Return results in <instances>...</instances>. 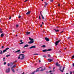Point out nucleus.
<instances>
[{
    "instance_id": "f257e3e1",
    "label": "nucleus",
    "mask_w": 74,
    "mask_h": 74,
    "mask_svg": "<svg viewBox=\"0 0 74 74\" xmlns=\"http://www.w3.org/2000/svg\"><path fill=\"white\" fill-rule=\"evenodd\" d=\"M16 64H15L12 67H11V69L12 72L13 73H15V70L14 69V68H15V67H16Z\"/></svg>"
},
{
    "instance_id": "f03ea898",
    "label": "nucleus",
    "mask_w": 74,
    "mask_h": 74,
    "mask_svg": "<svg viewBox=\"0 0 74 74\" xmlns=\"http://www.w3.org/2000/svg\"><path fill=\"white\" fill-rule=\"evenodd\" d=\"M19 56L21 58L20 59L21 60H22L24 59V57L25 56L24 54H21Z\"/></svg>"
},
{
    "instance_id": "7ed1b4c3",
    "label": "nucleus",
    "mask_w": 74,
    "mask_h": 74,
    "mask_svg": "<svg viewBox=\"0 0 74 74\" xmlns=\"http://www.w3.org/2000/svg\"><path fill=\"white\" fill-rule=\"evenodd\" d=\"M10 68H8V69H6V72L7 73H8L10 71Z\"/></svg>"
},
{
    "instance_id": "20e7f679",
    "label": "nucleus",
    "mask_w": 74,
    "mask_h": 74,
    "mask_svg": "<svg viewBox=\"0 0 74 74\" xmlns=\"http://www.w3.org/2000/svg\"><path fill=\"white\" fill-rule=\"evenodd\" d=\"M40 68H41V67L38 68V69H37V70L36 71H34L33 72H32L31 74H34L35 72H37V71H39V70H38V69H40Z\"/></svg>"
},
{
    "instance_id": "39448f33",
    "label": "nucleus",
    "mask_w": 74,
    "mask_h": 74,
    "mask_svg": "<svg viewBox=\"0 0 74 74\" xmlns=\"http://www.w3.org/2000/svg\"><path fill=\"white\" fill-rule=\"evenodd\" d=\"M60 41H61V40H58L56 41V42L55 43V44L56 46L57 45H58V43H59V42H60Z\"/></svg>"
},
{
    "instance_id": "423d86ee",
    "label": "nucleus",
    "mask_w": 74,
    "mask_h": 74,
    "mask_svg": "<svg viewBox=\"0 0 74 74\" xmlns=\"http://www.w3.org/2000/svg\"><path fill=\"white\" fill-rule=\"evenodd\" d=\"M41 67V68H42V69H41L40 71H44V70H45V67L44 66H43L42 67Z\"/></svg>"
},
{
    "instance_id": "0eeeda50",
    "label": "nucleus",
    "mask_w": 74,
    "mask_h": 74,
    "mask_svg": "<svg viewBox=\"0 0 74 74\" xmlns=\"http://www.w3.org/2000/svg\"><path fill=\"white\" fill-rule=\"evenodd\" d=\"M36 47L34 46H32L31 47H29V49H32V48H36Z\"/></svg>"
},
{
    "instance_id": "6e6552de",
    "label": "nucleus",
    "mask_w": 74,
    "mask_h": 74,
    "mask_svg": "<svg viewBox=\"0 0 74 74\" xmlns=\"http://www.w3.org/2000/svg\"><path fill=\"white\" fill-rule=\"evenodd\" d=\"M45 39L46 41H49V39L48 38H45Z\"/></svg>"
},
{
    "instance_id": "1a4fd4ad",
    "label": "nucleus",
    "mask_w": 74,
    "mask_h": 74,
    "mask_svg": "<svg viewBox=\"0 0 74 74\" xmlns=\"http://www.w3.org/2000/svg\"><path fill=\"white\" fill-rule=\"evenodd\" d=\"M31 12H30V11H29L27 12L26 13V15H29V14H30Z\"/></svg>"
},
{
    "instance_id": "9d476101",
    "label": "nucleus",
    "mask_w": 74,
    "mask_h": 74,
    "mask_svg": "<svg viewBox=\"0 0 74 74\" xmlns=\"http://www.w3.org/2000/svg\"><path fill=\"white\" fill-rule=\"evenodd\" d=\"M56 65L57 66H60V64L58 63V62L56 63Z\"/></svg>"
},
{
    "instance_id": "9b49d317",
    "label": "nucleus",
    "mask_w": 74,
    "mask_h": 74,
    "mask_svg": "<svg viewBox=\"0 0 74 74\" xmlns=\"http://www.w3.org/2000/svg\"><path fill=\"white\" fill-rule=\"evenodd\" d=\"M48 60L49 62H52V61H53V60L51 59H48Z\"/></svg>"
},
{
    "instance_id": "f8f14e48",
    "label": "nucleus",
    "mask_w": 74,
    "mask_h": 74,
    "mask_svg": "<svg viewBox=\"0 0 74 74\" xmlns=\"http://www.w3.org/2000/svg\"><path fill=\"white\" fill-rule=\"evenodd\" d=\"M62 66H60L59 67V70H60V71L61 70H62Z\"/></svg>"
},
{
    "instance_id": "ddd939ff",
    "label": "nucleus",
    "mask_w": 74,
    "mask_h": 74,
    "mask_svg": "<svg viewBox=\"0 0 74 74\" xmlns=\"http://www.w3.org/2000/svg\"><path fill=\"white\" fill-rule=\"evenodd\" d=\"M34 42V41H30L28 42L29 44H33V43Z\"/></svg>"
},
{
    "instance_id": "4468645a",
    "label": "nucleus",
    "mask_w": 74,
    "mask_h": 74,
    "mask_svg": "<svg viewBox=\"0 0 74 74\" xmlns=\"http://www.w3.org/2000/svg\"><path fill=\"white\" fill-rule=\"evenodd\" d=\"M29 47V45H26L24 46L23 48H25V47Z\"/></svg>"
},
{
    "instance_id": "2eb2a0df",
    "label": "nucleus",
    "mask_w": 74,
    "mask_h": 74,
    "mask_svg": "<svg viewBox=\"0 0 74 74\" xmlns=\"http://www.w3.org/2000/svg\"><path fill=\"white\" fill-rule=\"evenodd\" d=\"M20 51H21V50L19 49V50H17V51H16L15 52V53H16L17 52H20Z\"/></svg>"
},
{
    "instance_id": "dca6fc26",
    "label": "nucleus",
    "mask_w": 74,
    "mask_h": 74,
    "mask_svg": "<svg viewBox=\"0 0 74 74\" xmlns=\"http://www.w3.org/2000/svg\"><path fill=\"white\" fill-rule=\"evenodd\" d=\"M65 68V67H64L62 69V70H60V71H61V72H63V71H64V69Z\"/></svg>"
},
{
    "instance_id": "f3484780",
    "label": "nucleus",
    "mask_w": 74,
    "mask_h": 74,
    "mask_svg": "<svg viewBox=\"0 0 74 74\" xmlns=\"http://www.w3.org/2000/svg\"><path fill=\"white\" fill-rule=\"evenodd\" d=\"M29 40H30V41H34V40L33 39L31 38L30 37L29 38Z\"/></svg>"
},
{
    "instance_id": "a211bd4d",
    "label": "nucleus",
    "mask_w": 74,
    "mask_h": 74,
    "mask_svg": "<svg viewBox=\"0 0 74 74\" xmlns=\"http://www.w3.org/2000/svg\"><path fill=\"white\" fill-rule=\"evenodd\" d=\"M3 36H4V34H2L1 35V37H2Z\"/></svg>"
},
{
    "instance_id": "6ab92c4d",
    "label": "nucleus",
    "mask_w": 74,
    "mask_h": 74,
    "mask_svg": "<svg viewBox=\"0 0 74 74\" xmlns=\"http://www.w3.org/2000/svg\"><path fill=\"white\" fill-rule=\"evenodd\" d=\"M47 49H45V50H42V52H47Z\"/></svg>"
},
{
    "instance_id": "aec40b11",
    "label": "nucleus",
    "mask_w": 74,
    "mask_h": 74,
    "mask_svg": "<svg viewBox=\"0 0 74 74\" xmlns=\"http://www.w3.org/2000/svg\"><path fill=\"white\" fill-rule=\"evenodd\" d=\"M30 34V32H26V34L27 35L28 34Z\"/></svg>"
},
{
    "instance_id": "412c9836",
    "label": "nucleus",
    "mask_w": 74,
    "mask_h": 74,
    "mask_svg": "<svg viewBox=\"0 0 74 74\" xmlns=\"http://www.w3.org/2000/svg\"><path fill=\"white\" fill-rule=\"evenodd\" d=\"M48 5V3H46L45 4V5L44 6V7H46V6H47V5Z\"/></svg>"
},
{
    "instance_id": "4be33fe9",
    "label": "nucleus",
    "mask_w": 74,
    "mask_h": 74,
    "mask_svg": "<svg viewBox=\"0 0 74 74\" xmlns=\"http://www.w3.org/2000/svg\"><path fill=\"white\" fill-rule=\"evenodd\" d=\"M51 50H52V49H48V50H47V51H51Z\"/></svg>"
},
{
    "instance_id": "5701e85b",
    "label": "nucleus",
    "mask_w": 74,
    "mask_h": 74,
    "mask_svg": "<svg viewBox=\"0 0 74 74\" xmlns=\"http://www.w3.org/2000/svg\"><path fill=\"white\" fill-rule=\"evenodd\" d=\"M7 51V50H6V49L5 50H3V53H4V52H5Z\"/></svg>"
},
{
    "instance_id": "b1692460",
    "label": "nucleus",
    "mask_w": 74,
    "mask_h": 74,
    "mask_svg": "<svg viewBox=\"0 0 74 74\" xmlns=\"http://www.w3.org/2000/svg\"><path fill=\"white\" fill-rule=\"evenodd\" d=\"M42 47H43V48H45V45H43L42 46Z\"/></svg>"
},
{
    "instance_id": "393cba45",
    "label": "nucleus",
    "mask_w": 74,
    "mask_h": 74,
    "mask_svg": "<svg viewBox=\"0 0 74 74\" xmlns=\"http://www.w3.org/2000/svg\"><path fill=\"white\" fill-rule=\"evenodd\" d=\"M55 32H59V30H55Z\"/></svg>"
},
{
    "instance_id": "a878e982",
    "label": "nucleus",
    "mask_w": 74,
    "mask_h": 74,
    "mask_svg": "<svg viewBox=\"0 0 74 74\" xmlns=\"http://www.w3.org/2000/svg\"><path fill=\"white\" fill-rule=\"evenodd\" d=\"M48 57H49V58H50V57H51V55H49V54L48 55Z\"/></svg>"
},
{
    "instance_id": "bb28decb",
    "label": "nucleus",
    "mask_w": 74,
    "mask_h": 74,
    "mask_svg": "<svg viewBox=\"0 0 74 74\" xmlns=\"http://www.w3.org/2000/svg\"><path fill=\"white\" fill-rule=\"evenodd\" d=\"M38 55V54L37 53L34 54V55Z\"/></svg>"
},
{
    "instance_id": "cd10ccee",
    "label": "nucleus",
    "mask_w": 74,
    "mask_h": 74,
    "mask_svg": "<svg viewBox=\"0 0 74 74\" xmlns=\"http://www.w3.org/2000/svg\"><path fill=\"white\" fill-rule=\"evenodd\" d=\"M0 53L1 54H3V51H1Z\"/></svg>"
},
{
    "instance_id": "c85d7f7f",
    "label": "nucleus",
    "mask_w": 74,
    "mask_h": 74,
    "mask_svg": "<svg viewBox=\"0 0 74 74\" xmlns=\"http://www.w3.org/2000/svg\"><path fill=\"white\" fill-rule=\"evenodd\" d=\"M43 57H44V58H46L47 56L45 55H43Z\"/></svg>"
},
{
    "instance_id": "c756f323",
    "label": "nucleus",
    "mask_w": 74,
    "mask_h": 74,
    "mask_svg": "<svg viewBox=\"0 0 74 74\" xmlns=\"http://www.w3.org/2000/svg\"><path fill=\"white\" fill-rule=\"evenodd\" d=\"M10 56V55H7L6 56V57H8V56Z\"/></svg>"
},
{
    "instance_id": "7c9ffc66",
    "label": "nucleus",
    "mask_w": 74,
    "mask_h": 74,
    "mask_svg": "<svg viewBox=\"0 0 74 74\" xmlns=\"http://www.w3.org/2000/svg\"><path fill=\"white\" fill-rule=\"evenodd\" d=\"M74 56H72V57L71 58V59H74Z\"/></svg>"
},
{
    "instance_id": "2f4dec72",
    "label": "nucleus",
    "mask_w": 74,
    "mask_h": 74,
    "mask_svg": "<svg viewBox=\"0 0 74 74\" xmlns=\"http://www.w3.org/2000/svg\"><path fill=\"white\" fill-rule=\"evenodd\" d=\"M23 44V42H22L21 43H20L19 44L21 45V44Z\"/></svg>"
},
{
    "instance_id": "473e14b6",
    "label": "nucleus",
    "mask_w": 74,
    "mask_h": 74,
    "mask_svg": "<svg viewBox=\"0 0 74 74\" xmlns=\"http://www.w3.org/2000/svg\"><path fill=\"white\" fill-rule=\"evenodd\" d=\"M20 58L21 57H20V56H19H19H18V59H20Z\"/></svg>"
},
{
    "instance_id": "72a5a7b5",
    "label": "nucleus",
    "mask_w": 74,
    "mask_h": 74,
    "mask_svg": "<svg viewBox=\"0 0 74 74\" xmlns=\"http://www.w3.org/2000/svg\"><path fill=\"white\" fill-rule=\"evenodd\" d=\"M8 49H9V48H6V49H5L6 51H7V50H8Z\"/></svg>"
},
{
    "instance_id": "f704fd0d",
    "label": "nucleus",
    "mask_w": 74,
    "mask_h": 74,
    "mask_svg": "<svg viewBox=\"0 0 74 74\" xmlns=\"http://www.w3.org/2000/svg\"><path fill=\"white\" fill-rule=\"evenodd\" d=\"M42 19H44V17H43V16H42Z\"/></svg>"
},
{
    "instance_id": "c9c22d12",
    "label": "nucleus",
    "mask_w": 74,
    "mask_h": 74,
    "mask_svg": "<svg viewBox=\"0 0 74 74\" xmlns=\"http://www.w3.org/2000/svg\"><path fill=\"white\" fill-rule=\"evenodd\" d=\"M8 66H10V63H8Z\"/></svg>"
},
{
    "instance_id": "e433bc0d",
    "label": "nucleus",
    "mask_w": 74,
    "mask_h": 74,
    "mask_svg": "<svg viewBox=\"0 0 74 74\" xmlns=\"http://www.w3.org/2000/svg\"><path fill=\"white\" fill-rule=\"evenodd\" d=\"M18 26H19V25H16V27H18Z\"/></svg>"
},
{
    "instance_id": "4c0bfd02",
    "label": "nucleus",
    "mask_w": 74,
    "mask_h": 74,
    "mask_svg": "<svg viewBox=\"0 0 74 74\" xmlns=\"http://www.w3.org/2000/svg\"><path fill=\"white\" fill-rule=\"evenodd\" d=\"M21 17V16H18V18H20Z\"/></svg>"
},
{
    "instance_id": "58836bf2",
    "label": "nucleus",
    "mask_w": 74,
    "mask_h": 74,
    "mask_svg": "<svg viewBox=\"0 0 74 74\" xmlns=\"http://www.w3.org/2000/svg\"><path fill=\"white\" fill-rule=\"evenodd\" d=\"M49 73H52V71H49Z\"/></svg>"
},
{
    "instance_id": "ea45409f",
    "label": "nucleus",
    "mask_w": 74,
    "mask_h": 74,
    "mask_svg": "<svg viewBox=\"0 0 74 74\" xmlns=\"http://www.w3.org/2000/svg\"><path fill=\"white\" fill-rule=\"evenodd\" d=\"M2 30V29H0V32H1Z\"/></svg>"
},
{
    "instance_id": "a19ab883",
    "label": "nucleus",
    "mask_w": 74,
    "mask_h": 74,
    "mask_svg": "<svg viewBox=\"0 0 74 74\" xmlns=\"http://www.w3.org/2000/svg\"><path fill=\"white\" fill-rule=\"evenodd\" d=\"M11 19V16H10V18H9V19Z\"/></svg>"
},
{
    "instance_id": "79ce46f5",
    "label": "nucleus",
    "mask_w": 74,
    "mask_h": 74,
    "mask_svg": "<svg viewBox=\"0 0 74 74\" xmlns=\"http://www.w3.org/2000/svg\"><path fill=\"white\" fill-rule=\"evenodd\" d=\"M3 64L4 65L6 64V62H4Z\"/></svg>"
},
{
    "instance_id": "37998d69",
    "label": "nucleus",
    "mask_w": 74,
    "mask_h": 74,
    "mask_svg": "<svg viewBox=\"0 0 74 74\" xmlns=\"http://www.w3.org/2000/svg\"><path fill=\"white\" fill-rule=\"evenodd\" d=\"M70 74H72V72L70 71Z\"/></svg>"
},
{
    "instance_id": "c03bdc74",
    "label": "nucleus",
    "mask_w": 74,
    "mask_h": 74,
    "mask_svg": "<svg viewBox=\"0 0 74 74\" xmlns=\"http://www.w3.org/2000/svg\"><path fill=\"white\" fill-rule=\"evenodd\" d=\"M72 64H73V67H74V63H73Z\"/></svg>"
},
{
    "instance_id": "a18cd8bd",
    "label": "nucleus",
    "mask_w": 74,
    "mask_h": 74,
    "mask_svg": "<svg viewBox=\"0 0 74 74\" xmlns=\"http://www.w3.org/2000/svg\"><path fill=\"white\" fill-rule=\"evenodd\" d=\"M3 60H4L5 59V58H3Z\"/></svg>"
},
{
    "instance_id": "49530a36",
    "label": "nucleus",
    "mask_w": 74,
    "mask_h": 74,
    "mask_svg": "<svg viewBox=\"0 0 74 74\" xmlns=\"http://www.w3.org/2000/svg\"><path fill=\"white\" fill-rule=\"evenodd\" d=\"M4 48V46H2V47L1 48Z\"/></svg>"
},
{
    "instance_id": "de8ad7c7",
    "label": "nucleus",
    "mask_w": 74,
    "mask_h": 74,
    "mask_svg": "<svg viewBox=\"0 0 74 74\" xmlns=\"http://www.w3.org/2000/svg\"><path fill=\"white\" fill-rule=\"evenodd\" d=\"M53 0H50L51 2H52V1H53Z\"/></svg>"
},
{
    "instance_id": "09e8293b",
    "label": "nucleus",
    "mask_w": 74,
    "mask_h": 74,
    "mask_svg": "<svg viewBox=\"0 0 74 74\" xmlns=\"http://www.w3.org/2000/svg\"><path fill=\"white\" fill-rule=\"evenodd\" d=\"M20 41L21 42H22V40H20Z\"/></svg>"
},
{
    "instance_id": "8fccbe9b",
    "label": "nucleus",
    "mask_w": 74,
    "mask_h": 74,
    "mask_svg": "<svg viewBox=\"0 0 74 74\" xmlns=\"http://www.w3.org/2000/svg\"><path fill=\"white\" fill-rule=\"evenodd\" d=\"M28 0H26L24 2H26V1H27Z\"/></svg>"
},
{
    "instance_id": "3c124183",
    "label": "nucleus",
    "mask_w": 74,
    "mask_h": 74,
    "mask_svg": "<svg viewBox=\"0 0 74 74\" xmlns=\"http://www.w3.org/2000/svg\"><path fill=\"white\" fill-rule=\"evenodd\" d=\"M25 51H23V52H22V53H25Z\"/></svg>"
},
{
    "instance_id": "603ef678",
    "label": "nucleus",
    "mask_w": 74,
    "mask_h": 74,
    "mask_svg": "<svg viewBox=\"0 0 74 74\" xmlns=\"http://www.w3.org/2000/svg\"><path fill=\"white\" fill-rule=\"evenodd\" d=\"M63 31L62 32H60V33H63Z\"/></svg>"
},
{
    "instance_id": "864d4df0",
    "label": "nucleus",
    "mask_w": 74,
    "mask_h": 74,
    "mask_svg": "<svg viewBox=\"0 0 74 74\" xmlns=\"http://www.w3.org/2000/svg\"><path fill=\"white\" fill-rule=\"evenodd\" d=\"M39 18L40 19H41V18H40V16H39Z\"/></svg>"
},
{
    "instance_id": "5fc2aeb1",
    "label": "nucleus",
    "mask_w": 74,
    "mask_h": 74,
    "mask_svg": "<svg viewBox=\"0 0 74 74\" xmlns=\"http://www.w3.org/2000/svg\"><path fill=\"white\" fill-rule=\"evenodd\" d=\"M39 18L40 19H41V18H40V16H39Z\"/></svg>"
},
{
    "instance_id": "6e6d98bb",
    "label": "nucleus",
    "mask_w": 74,
    "mask_h": 74,
    "mask_svg": "<svg viewBox=\"0 0 74 74\" xmlns=\"http://www.w3.org/2000/svg\"><path fill=\"white\" fill-rule=\"evenodd\" d=\"M39 18L40 19H41V18H40V16H39Z\"/></svg>"
},
{
    "instance_id": "4d7b16f0",
    "label": "nucleus",
    "mask_w": 74,
    "mask_h": 74,
    "mask_svg": "<svg viewBox=\"0 0 74 74\" xmlns=\"http://www.w3.org/2000/svg\"><path fill=\"white\" fill-rule=\"evenodd\" d=\"M46 73H49V72H48V71H46Z\"/></svg>"
},
{
    "instance_id": "13d9d810",
    "label": "nucleus",
    "mask_w": 74,
    "mask_h": 74,
    "mask_svg": "<svg viewBox=\"0 0 74 74\" xmlns=\"http://www.w3.org/2000/svg\"><path fill=\"white\" fill-rule=\"evenodd\" d=\"M39 62L40 63V62H41V61L40 60H39Z\"/></svg>"
},
{
    "instance_id": "bf43d9fd",
    "label": "nucleus",
    "mask_w": 74,
    "mask_h": 74,
    "mask_svg": "<svg viewBox=\"0 0 74 74\" xmlns=\"http://www.w3.org/2000/svg\"><path fill=\"white\" fill-rule=\"evenodd\" d=\"M42 25H44V23H43V22H42Z\"/></svg>"
},
{
    "instance_id": "052dcab7",
    "label": "nucleus",
    "mask_w": 74,
    "mask_h": 74,
    "mask_svg": "<svg viewBox=\"0 0 74 74\" xmlns=\"http://www.w3.org/2000/svg\"><path fill=\"white\" fill-rule=\"evenodd\" d=\"M58 6H60V4H58Z\"/></svg>"
},
{
    "instance_id": "680f3d73",
    "label": "nucleus",
    "mask_w": 74,
    "mask_h": 74,
    "mask_svg": "<svg viewBox=\"0 0 74 74\" xmlns=\"http://www.w3.org/2000/svg\"><path fill=\"white\" fill-rule=\"evenodd\" d=\"M73 74H74V71H73Z\"/></svg>"
},
{
    "instance_id": "e2e57ef3",
    "label": "nucleus",
    "mask_w": 74,
    "mask_h": 74,
    "mask_svg": "<svg viewBox=\"0 0 74 74\" xmlns=\"http://www.w3.org/2000/svg\"><path fill=\"white\" fill-rule=\"evenodd\" d=\"M3 32H1V31L0 32V33H3Z\"/></svg>"
},
{
    "instance_id": "0e129e2a",
    "label": "nucleus",
    "mask_w": 74,
    "mask_h": 74,
    "mask_svg": "<svg viewBox=\"0 0 74 74\" xmlns=\"http://www.w3.org/2000/svg\"><path fill=\"white\" fill-rule=\"evenodd\" d=\"M55 69V68L54 67L53 69V70H54V69Z\"/></svg>"
},
{
    "instance_id": "69168bd1",
    "label": "nucleus",
    "mask_w": 74,
    "mask_h": 74,
    "mask_svg": "<svg viewBox=\"0 0 74 74\" xmlns=\"http://www.w3.org/2000/svg\"><path fill=\"white\" fill-rule=\"evenodd\" d=\"M42 16H42V14H41V16L42 17Z\"/></svg>"
},
{
    "instance_id": "338daca9",
    "label": "nucleus",
    "mask_w": 74,
    "mask_h": 74,
    "mask_svg": "<svg viewBox=\"0 0 74 74\" xmlns=\"http://www.w3.org/2000/svg\"><path fill=\"white\" fill-rule=\"evenodd\" d=\"M25 74V73H24V72L23 73H22V74Z\"/></svg>"
},
{
    "instance_id": "774afa93",
    "label": "nucleus",
    "mask_w": 74,
    "mask_h": 74,
    "mask_svg": "<svg viewBox=\"0 0 74 74\" xmlns=\"http://www.w3.org/2000/svg\"><path fill=\"white\" fill-rule=\"evenodd\" d=\"M72 25H73V26H74V24H73Z\"/></svg>"
}]
</instances>
